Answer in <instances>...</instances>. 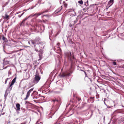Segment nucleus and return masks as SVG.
I'll list each match as a JSON object with an SVG mask.
<instances>
[{
	"label": "nucleus",
	"instance_id": "nucleus-15",
	"mask_svg": "<svg viewBox=\"0 0 124 124\" xmlns=\"http://www.w3.org/2000/svg\"><path fill=\"white\" fill-rule=\"evenodd\" d=\"M36 94H35V95L34 96L32 94L31 95L32 96H33L32 98L33 99H38L39 97V96L38 95H36Z\"/></svg>",
	"mask_w": 124,
	"mask_h": 124
},
{
	"label": "nucleus",
	"instance_id": "nucleus-35",
	"mask_svg": "<svg viewBox=\"0 0 124 124\" xmlns=\"http://www.w3.org/2000/svg\"><path fill=\"white\" fill-rule=\"evenodd\" d=\"M104 104H105V105H106V104L105 103V102H104Z\"/></svg>",
	"mask_w": 124,
	"mask_h": 124
},
{
	"label": "nucleus",
	"instance_id": "nucleus-12",
	"mask_svg": "<svg viewBox=\"0 0 124 124\" xmlns=\"http://www.w3.org/2000/svg\"><path fill=\"white\" fill-rule=\"evenodd\" d=\"M8 90V88H7L6 90V91L4 95V99H5V101L6 99L7 96V95H8V93L7 92V91Z\"/></svg>",
	"mask_w": 124,
	"mask_h": 124
},
{
	"label": "nucleus",
	"instance_id": "nucleus-16",
	"mask_svg": "<svg viewBox=\"0 0 124 124\" xmlns=\"http://www.w3.org/2000/svg\"><path fill=\"white\" fill-rule=\"evenodd\" d=\"M62 8V6H61L60 8H59L58 9L55 11L56 13H57L58 12L60 11Z\"/></svg>",
	"mask_w": 124,
	"mask_h": 124
},
{
	"label": "nucleus",
	"instance_id": "nucleus-2",
	"mask_svg": "<svg viewBox=\"0 0 124 124\" xmlns=\"http://www.w3.org/2000/svg\"><path fill=\"white\" fill-rule=\"evenodd\" d=\"M32 44L34 46L35 50L37 52H38L39 50L40 46L38 44L39 43V42L36 40H32L31 41Z\"/></svg>",
	"mask_w": 124,
	"mask_h": 124
},
{
	"label": "nucleus",
	"instance_id": "nucleus-23",
	"mask_svg": "<svg viewBox=\"0 0 124 124\" xmlns=\"http://www.w3.org/2000/svg\"><path fill=\"white\" fill-rule=\"evenodd\" d=\"M8 80V78H7L5 80V83H4L5 84H6L7 83V81Z\"/></svg>",
	"mask_w": 124,
	"mask_h": 124
},
{
	"label": "nucleus",
	"instance_id": "nucleus-27",
	"mask_svg": "<svg viewBox=\"0 0 124 124\" xmlns=\"http://www.w3.org/2000/svg\"><path fill=\"white\" fill-rule=\"evenodd\" d=\"M61 117H59V119H58V121H59V120L60 119H61Z\"/></svg>",
	"mask_w": 124,
	"mask_h": 124
},
{
	"label": "nucleus",
	"instance_id": "nucleus-26",
	"mask_svg": "<svg viewBox=\"0 0 124 124\" xmlns=\"http://www.w3.org/2000/svg\"><path fill=\"white\" fill-rule=\"evenodd\" d=\"M34 88H32L31 89H30L32 91L33 90Z\"/></svg>",
	"mask_w": 124,
	"mask_h": 124
},
{
	"label": "nucleus",
	"instance_id": "nucleus-8",
	"mask_svg": "<svg viewBox=\"0 0 124 124\" xmlns=\"http://www.w3.org/2000/svg\"><path fill=\"white\" fill-rule=\"evenodd\" d=\"M2 17H3L4 19L3 22H6L7 23H8V21H7L8 20V15L7 13H6L5 16H3Z\"/></svg>",
	"mask_w": 124,
	"mask_h": 124
},
{
	"label": "nucleus",
	"instance_id": "nucleus-30",
	"mask_svg": "<svg viewBox=\"0 0 124 124\" xmlns=\"http://www.w3.org/2000/svg\"><path fill=\"white\" fill-rule=\"evenodd\" d=\"M81 99H78V101H80V100Z\"/></svg>",
	"mask_w": 124,
	"mask_h": 124
},
{
	"label": "nucleus",
	"instance_id": "nucleus-29",
	"mask_svg": "<svg viewBox=\"0 0 124 124\" xmlns=\"http://www.w3.org/2000/svg\"><path fill=\"white\" fill-rule=\"evenodd\" d=\"M59 44H60V43H57V45H58V46H59Z\"/></svg>",
	"mask_w": 124,
	"mask_h": 124
},
{
	"label": "nucleus",
	"instance_id": "nucleus-9",
	"mask_svg": "<svg viewBox=\"0 0 124 124\" xmlns=\"http://www.w3.org/2000/svg\"><path fill=\"white\" fill-rule=\"evenodd\" d=\"M46 12V11H43L40 12V13H36L34 14L33 15H31L30 16H37V17L38 16L40 15H41L42 14L44 13L45 12Z\"/></svg>",
	"mask_w": 124,
	"mask_h": 124
},
{
	"label": "nucleus",
	"instance_id": "nucleus-31",
	"mask_svg": "<svg viewBox=\"0 0 124 124\" xmlns=\"http://www.w3.org/2000/svg\"><path fill=\"white\" fill-rule=\"evenodd\" d=\"M28 43L29 44H30V41H28Z\"/></svg>",
	"mask_w": 124,
	"mask_h": 124
},
{
	"label": "nucleus",
	"instance_id": "nucleus-19",
	"mask_svg": "<svg viewBox=\"0 0 124 124\" xmlns=\"http://www.w3.org/2000/svg\"><path fill=\"white\" fill-rule=\"evenodd\" d=\"M7 3H8L7 2H6V3H5L4 4L2 5V7H5L6 5H7Z\"/></svg>",
	"mask_w": 124,
	"mask_h": 124
},
{
	"label": "nucleus",
	"instance_id": "nucleus-32",
	"mask_svg": "<svg viewBox=\"0 0 124 124\" xmlns=\"http://www.w3.org/2000/svg\"><path fill=\"white\" fill-rule=\"evenodd\" d=\"M52 30L51 31V34H52Z\"/></svg>",
	"mask_w": 124,
	"mask_h": 124
},
{
	"label": "nucleus",
	"instance_id": "nucleus-3",
	"mask_svg": "<svg viewBox=\"0 0 124 124\" xmlns=\"http://www.w3.org/2000/svg\"><path fill=\"white\" fill-rule=\"evenodd\" d=\"M40 77L39 76L37 75H36L33 81V82L34 84L32 85V86H33L35 84L38 83L40 79Z\"/></svg>",
	"mask_w": 124,
	"mask_h": 124
},
{
	"label": "nucleus",
	"instance_id": "nucleus-13",
	"mask_svg": "<svg viewBox=\"0 0 124 124\" xmlns=\"http://www.w3.org/2000/svg\"><path fill=\"white\" fill-rule=\"evenodd\" d=\"M16 110H20V105L19 103L17 104H16Z\"/></svg>",
	"mask_w": 124,
	"mask_h": 124
},
{
	"label": "nucleus",
	"instance_id": "nucleus-14",
	"mask_svg": "<svg viewBox=\"0 0 124 124\" xmlns=\"http://www.w3.org/2000/svg\"><path fill=\"white\" fill-rule=\"evenodd\" d=\"M2 39L3 41H4V42H5L6 43L8 41V40L7 39L3 36H2Z\"/></svg>",
	"mask_w": 124,
	"mask_h": 124
},
{
	"label": "nucleus",
	"instance_id": "nucleus-11",
	"mask_svg": "<svg viewBox=\"0 0 124 124\" xmlns=\"http://www.w3.org/2000/svg\"><path fill=\"white\" fill-rule=\"evenodd\" d=\"M114 0H110L108 2V5L109 7L112 5L113 4V1Z\"/></svg>",
	"mask_w": 124,
	"mask_h": 124
},
{
	"label": "nucleus",
	"instance_id": "nucleus-10",
	"mask_svg": "<svg viewBox=\"0 0 124 124\" xmlns=\"http://www.w3.org/2000/svg\"><path fill=\"white\" fill-rule=\"evenodd\" d=\"M32 91L30 89L29 91L27 93V94H26V98H25L24 99V100H26L29 97V96H30V93H31V92Z\"/></svg>",
	"mask_w": 124,
	"mask_h": 124
},
{
	"label": "nucleus",
	"instance_id": "nucleus-7",
	"mask_svg": "<svg viewBox=\"0 0 124 124\" xmlns=\"http://www.w3.org/2000/svg\"><path fill=\"white\" fill-rule=\"evenodd\" d=\"M3 67H4V66L8 64V59L7 57L4 58L3 60Z\"/></svg>",
	"mask_w": 124,
	"mask_h": 124
},
{
	"label": "nucleus",
	"instance_id": "nucleus-34",
	"mask_svg": "<svg viewBox=\"0 0 124 124\" xmlns=\"http://www.w3.org/2000/svg\"><path fill=\"white\" fill-rule=\"evenodd\" d=\"M49 34H50V32L49 31Z\"/></svg>",
	"mask_w": 124,
	"mask_h": 124
},
{
	"label": "nucleus",
	"instance_id": "nucleus-6",
	"mask_svg": "<svg viewBox=\"0 0 124 124\" xmlns=\"http://www.w3.org/2000/svg\"><path fill=\"white\" fill-rule=\"evenodd\" d=\"M16 78H15L12 81L11 84L9 86V87L8 88V89H9L10 90H11L12 88V86L16 82Z\"/></svg>",
	"mask_w": 124,
	"mask_h": 124
},
{
	"label": "nucleus",
	"instance_id": "nucleus-18",
	"mask_svg": "<svg viewBox=\"0 0 124 124\" xmlns=\"http://www.w3.org/2000/svg\"><path fill=\"white\" fill-rule=\"evenodd\" d=\"M78 2L81 5L83 3V1L82 0L79 1H78Z\"/></svg>",
	"mask_w": 124,
	"mask_h": 124
},
{
	"label": "nucleus",
	"instance_id": "nucleus-1",
	"mask_svg": "<svg viewBox=\"0 0 124 124\" xmlns=\"http://www.w3.org/2000/svg\"><path fill=\"white\" fill-rule=\"evenodd\" d=\"M66 59L67 60L69 59L71 64L73 63L75 60L73 54L70 52H67L65 53Z\"/></svg>",
	"mask_w": 124,
	"mask_h": 124
},
{
	"label": "nucleus",
	"instance_id": "nucleus-33",
	"mask_svg": "<svg viewBox=\"0 0 124 124\" xmlns=\"http://www.w3.org/2000/svg\"><path fill=\"white\" fill-rule=\"evenodd\" d=\"M33 8L31 7V9H33Z\"/></svg>",
	"mask_w": 124,
	"mask_h": 124
},
{
	"label": "nucleus",
	"instance_id": "nucleus-21",
	"mask_svg": "<svg viewBox=\"0 0 124 124\" xmlns=\"http://www.w3.org/2000/svg\"><path fill=\"white\" fill-rule=\"evenodd\" d=\"M113 64L115 65H116V63L115 62H112Z\"/></svg>",
	"mask_w": 124,
	"mask_h": 124
},
{
	"label": "nucleus",
	"instance_id": "nucleus-17",
	"mask_svg": "<svg viewBox=\"0 0 124 124\" xmlns=\"http://www.w3.org/2000/svg\"><path fill=\"white\" fill-rule=\"evenodd\" d=\"M34 27L35 28L36 30H37L39 29V27L37 25L36 26V25H35V26Z\"/></svg>",
	"mask_w": 124,
	"mask_h": 124
},
{
	"label": "nucleus",
	"instance_id": "nucleus-22",
	"mask_svg": "<svg viewBox=\"0 0 124 124\" xmlns=\"http://www.w3.org/2000/svg\"><path fill=\"white\" fill-rule=\"evenodd\" d=\"M56 47H55V49H56ZM57 47L58 48V49L59 50V51H61V49L59 47Z\"/></svg>",
	"mask_w": 124,
	"mask_h": 124
},
{
	"label": "nucleus",
	"instance_id": "nucleus-5",
	"mask_svg": "<svg viewBox=\"0 0 124 124\" xmlns=\"http://www.w3.org/2000/svg\"><path fill=\"white\" fill-rule=\"evenodd\" d=\"M70 73L68 71L64 73H63L61 75V76L62 77H64L66 76H70V74L72 73V71H70Z\"/></svg>",
	"mask_w": 124,
	"mask_h": 124
},
{
	"label": "nucleus",
	"instance_id": "nucleus-28",
	"mask_svg": "<svg viewBox=\"0 0 124 124\" xmlns=\"http://www.w3.org/2000/svg\"><path fill=\"white\" fill-rule=\"evenodd\" d=\"M7 29H5V32H6L7 31Z\"/></svg>",
	"mask_w": 124,
	"mask_h": 124
},
{
	"label": "nucleus",
	"instance_id": "nucleus-4",
	"mask_svg": "<svg viewBox=\"0 0 124 124\" xmlns=\"http://www.w3.org/2000/svg\"><path fill=\"white\" fill-rule=\"evenodd\" d=\"M51 101L52 104H56L57 106H58L60 103L59 101L55 98L52 99L51 100Z\"/></svg>",
	"mask_w": 124,
	"mask_h": 124
},
{
	"label": "nucleus",
	"instance_id": "nucleus-36",
	"mask_svg": "<svg viewBox=\"0 0 124 124\" xmlns=\"http://www.w3.org/2000/svg\"><path fill=\"white\" fill-rule=\"evenodd\" d=\"M65 62H66V60H65Z\"/></svg>",
	"mask_w": 124,
	"mask_h": 124
},
{
	"label": "nucleus",
	"instance_id": "nucleus-25",
	"mask_svg": "<svg viewBox=\"0 0 124 124\" xmlns=\"http://www.w3.org/2000/svg\"><path fill=\"white\" fill-rule=\"evenodd\" d=\"M8 67V65H7V66H6L5 67H4V68H3V69H6V68H7Z\"/></svg>",
	"mask_w": 124,
	"mask_h": 124
},
{
	"label": "nucleus",
	"instance_id": "nucleus-41",
	"mask_svg": "<svg viewBox=\"0 0 124 124\" xmlns=\"http://www.w3.org/2000/svg\"><path fill=\"white\" fill-rule=\"evenodd\" d=\"M81 71H83V70H81Z\"/></svg>",
	"mask_w": 124,
	"mask_h": 124
},
{
	"label": "nucleus",
	"instance_id": "nucleus-20",
	"mask_svg": "<svg viewBox=\"0 0 124 124\" xmlns=\"http://www.w3.org/2000/svg\"><path fill=\"white\" fill-rule=\"evenodd\" d=\"M8 46V44L7 43H5L4 44V46H3V49H4L5 48V46Z\"/></svg>",
	"mask_w": 124,
	"mask_h": 124
},
{
	"label": "nucleus",
	"instance_id": "nucleus-39",
	"mask_svg": "<svg viewBox=\"0 0 124 124\" xmlns=\"http://www.w3.org/2000/svg\"><path fill=\"white\" fill-rule=\"evenodd\" d=\"M40 123H41V122H40Z\"/></svg>",
	"mask_w": 124,
	"mask_h": 124
},
{
	"label": "nucleus",
	"instance_id": "nucleus-37",
	"mask_svg": "<svg viewBox=\"0 0 124 124\" xmlns=\"http://www.w3.org/2000/svg\"><path fill=\"white\" fill-rule=\"evenodd\" d=\"M44 16H46V15H44Z\"/></svg>",
	"mask_w": 124,
	"mask_h": 124
},
{
	"label": "nucleus",
	"instance_id": "nucleus-38",
	"mask_svg": "<svg viewBox=\"0 0 124 124\" xmlns=\"http://www.w3.org/2000/svg\"><path fill=\"white\" fill-rule=\"evenodd\" d=\"M1 114H0V116H1Z\"/></svg>",
	"mask_w": 124,
	"mask_h": 124
},
{
	"label": "nucleus",
	"instance_id": "nucleus-24",
	"mask_svg": "<svg viewBox=\"0 0 124 124\" xmlns=\"http://www.w3.org/2000/svg\"><path fill=\"white\" fill-rule=\"evenodd\" d=\"M24 13H23L20 16H19V17H21L23 14Z\"/></svg>",
	"mask_w": 124,
	"mask_h": 124
},
{
	"label": "nucleus",
	"instance_id": "nucleus-40",
	"mask_svg": "<svg viewBox=\"0 0 124 124\" xmlns=\"http://www.w3.org/2000/svg\"><path fill=\"white\" fill-rule=\"evenodd\" d=\"M7 124H8V122H7Z\"/></svg>",
	"mask_w": 124,
	"mask_h": 124
}]
</instances>
